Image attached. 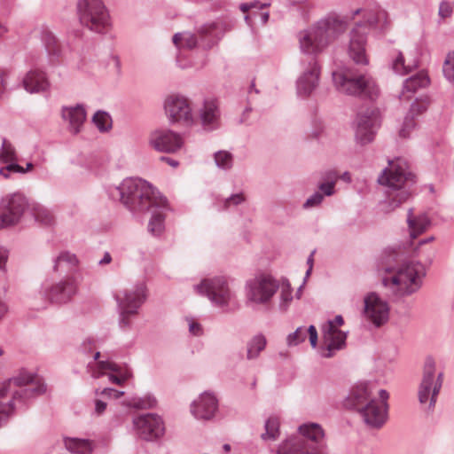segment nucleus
I'll use <instances>...</instances> for the list:
<instances>
[{"mask_svg": "<svg viewBox=\"0 0 454 454\" xmlns=\"http://www.w3.org/2000/svg\"><path fill=\"white\" fill-rule=\"evenodd\" d=\"M442 72L444 77L449 82H454V51L447 54L443 63Z\"/></svg>", "mask_w": 454, "mask_h": 454, "instance_id": "37998d69", "label": "nucleus"}, {"mask_svg": "<svg viewBox=\"0 0 454 454\" xmlns=\"http://www.w3.org/2000/svg\"><path fill=\"white\" fill-rule=\"evenodd\" d=\"M442 382L443 373L439 372L435 379V362L432 357H427L423 367L421 382L418 389V397L420 404L426 405L428 403L427 407L428 411L434 409Z\"/></svg>", "mask_w": 454, "mask_h": 454, "instance_id": "9b49d317", "label": "nucleus"}, {"mask_svg": "<svg viewBox=\"0 0 454 454\" xmlns=\"http://www.w3.org/2000/svg\"><path fill=\"white\" fill-rule=\"evenodd\" d=\"M164 110L171 124L192 127L196 122L191 101L184 95H168L164 101Z\"/></svg>", "mask_w": 454, "mask_h": 454, "instance_id": "f8f14e48", "label": "nucleus"}, {"mask_svg": "<svg viewBox=\"0 0 454 454\" xmlns=\"http://www.w3.org/2000/svg\"><path fill=\"white\" fill-rule=\"evenodd\" d=\"M299 434L291 438H301L303 444L316 448L319 453L323 446L325 433L317 423H305L298 427Z\"/></svg>", "mask_w": 454, "mask_h": 454, "instance_id": "393cba45", "label": "nucleus"}, {"mask_svg": "<svg viewBox=\"0 0 454 454\" xmlns=\"http://www.w3.org/2000/svg\"><path fill=\"white\" fill-rule=\"evenodd\" d=\"M429 84V78L425 73H419L406 79L403 82V95L405 92L415 93L419 88H425Z\"/></svg>", "mask_w": 454, "mask_h": 454, "instance_id": "473e14b6", "label": "nucleus"}, {"mask_svg": "<svg viewBox=\"0 0 454 454\" xmlns=\"http://www.w3.org/2000/svg\"><path fill=\"white\" fill-rule=\"evenodd\" d=\"M221 111L215 98H206L199 110V119L204 129L211 131L220 126Z\"/></svg>", "mask_w": 454, "mask_h": 454, "instance_id": "5701e85b", "label": "nucleus"}, {"mask_svg": "<svg viewBox=\"0 0 454 454\" xmlns=\"http://www.w3.org/2000/svg\"><path fill=\"white\" fill-rule=\"evenodd\" d=\"M374 392L372 383L361 382L350 389L343 405L357 411L368 427L378 429L387 420L389 394L385 389H380L377 399Z\"/></svg>", "mask_w": 454, "mask_h": 454, "instance_id": "20e7f679", "label": "nucleus"}, {"mask_svg": "<svg viewBox=\"0 0 454 454\" xmlns=\"http://www.w3.org/2000/svg\"><path fill=\"white\" fill-rule=\"evenodd\" d=\"M76 283L74 278H67L46 289L44 294L52 303L61 304L71 300L76 293Z\"/></svg>", "mask_w": 454, "mask_h": 454, "instance_id": "b1692460", "label": "nucleus"}, {"mask_svg": "<svg viewBox=\"0 0 454 454\" xmlns=\"http://www.w3.org/2000/svg\"><path fill=\"white\" fill-rule=\"evenodd\" d=\"M407 223L410 230L411 239H416L419 234L424 232L428 227L430 221L426 215L413 216V209L410 208L407 215Z\"/></svg>", "mask_w": 454, "mask_h": 454, "instance_id": "c756f323", "label": "nucleus"}, {"mask_svg": "<svg viewBox=\"0 0 454 454\" xmlns=\"http://www.w3.org/2000/svg\"><path fill=\"white\" fill-rule=\"evenodd\" d=\"M383 270L394 273L391 277H385L382 283L385 286H390L395 291H400L403 295H411L421 287L424 276L423 268L413 262L403 263L397 270L385 267Z\"/></svg>", "mask_w": 454, "mask_h": 454, "instance_id": "6e6552de", "label": "nucleus"}, {"mask_svg": "<svg viewBox=\"0 0 454 454\" xmlns=\"http://www.w3.org/2000/svg\"><path fill=\"white\" fill-rule=\"evenodd\" d=\"M218 410V399L213 393L204 392L191 406V411L198 419H211Z\"/></svg>", "mask_w": 454, "mask_h": 454, "instance_id": "4be33fe9", "label": "nucleus"}, {"mask_svg": "<svg viewBox=\"0 0 454 454\" xmlns=\"http://www.w3.org/2000/svg\"><path fill=\"white\" fill-rule=\"evenodd\" d=\"M129 377V373L128 372H125L124 373H121L120 375L110 374L109 380L113 383H115L117 385H121L123 382H125L128 380Z\"/></svg>", "mask_w": 454, "mask_h": 454, "instance_id": "6e6d98bb", "label": "nucleus"}, {"mask_svg": "<svg viewBox=\"0 0 454 454\" xmlns=\"http://www.w3.org/2000/svg\"><path fill=\"white\" fill-rule=\"evenodd\" d=\"M109 195L119 200L133 213L152 212L148 223V231L153 236H159L164 230V210L168 200L148 182L141 178L129 177L120 185L111 187Z\"/></svg>", "mask_w": 454, "mask_h": 454, "instance_id": "f03ea898", "label": "nucleus"}, {"mask_svg": "<svg viewBox=\"0 0 454 454\" xmlns=\"http://www.w3.org/2000/svg\"><path fill=\"white\" fill-rule=\"evenodd\" d=\"M16 160L17 153L14 146L11 142L4 137L2 139V145L0 149V164Z\"/></svg>", "mask_w": 454, "mask_h": 454, "instance_id": "4c0bfd02", "label": "nucleus"}, {"mask_svg": "<svg viewBox=\"0 0 454 454\" xmlns=\"http://www.w3.org/2000/svg\"><path fill=\"white\" fill-rule=\"evenodd\" d=\"M6 170L10 173H21L24 174V168L16 163L15 161H9L5 166Z\"/></svg>", "mask_w": 454, "mask_h": 454, "instance_id": "052dcab7", "label": "nucleus"}, {"mask_svg": "<svg viewBox=\"0 0 454 454\" xmlns=\"http://www.w3.org/2000/svg\"><path fill=\"white\" fill-rule=\"evenodd\" d=\"M277 454H318L316 448L306 446L301 438H289L278 449Z\"/></svg>", "mask_w": 454, "mask_h": 454, "instance_id": "c85d7f7f", "label": "nucleus"}, {"mask_svg": "<svg viewBox=\"0 0 454 454\" xmlns=\"http://www.w3.org/2000/svg\"><path fill=\"white\" fill-rule=\"evenodd\" d=\"M379 184L387 187V200L392 209L398 207L411 195L415 176L408 170V162L403 158L388 160V168L378 177Z\"/></svg>", "mask_w": 454, "mask_h": 454, "instance_id": "39448f33", "label": "nucleus"}, {"mask_svg": "<svg viewBox=\"0 0 454 454\" xmlns=\"http://www.w3.org/2000/svg\"><path fill=\"white\" fill-rule=\"evenodd\" d=\"M133 425L137 435L145 441L159 439L165 432L162 419L155 413H145L135 417Z\"/></svg>", "mask_w": 454, "mask_h": 454, "instance_id": "f3484780", "label": "nucleus"}, {"mask_svg": "<svg viewBox=\"0 0 454 454\" xmlns=\"http://www.w3.org/2000/svg\"><path fill=\"white\" fill-rule=\"evenodd\" d=\"M307 335H309V342L312 348H316L317 344V332L314 325H309L307 328Z\"/></svg>", "mask_w": 454, "mask_h": 454, "instance_id": "5fc2aeb1", "label": "nucleus"}, {"mask_svg": "<svg viewBox=\"0 0 454 454\" xmlns=\"http://www.w3.org/2000/svg\"><path fill=\"white\" fill-rule=\"evenodd\" d=\"M292 290L290 284L287 283L286 286L283 285L281 290V300L283 303H287L292 300Z\"/></svg>", "mask_w": 454, "mask_h": 454, "instance_id": "864d4df0", "label": "nucleus"}, {"mask_svg": "<svg viewBox=\"0 0 454 454\" xmlns=\"http://www.w3.org/2000/svg\"><path fill=\"white\" fill-rule=\"evenodd\" d=\"M214 161L219 169L229 171L234 164L233 154L225 150H220L214 153Z\"/></svg>", "mask_w": 454, "mask_h": 454, "instance_id": "c9c22d12", "label": "nucleus"}, {"mask_svg": "<svg viewBox=\"0 0 454 454\" xmlns=\"http://www.w3.org/2000/svg\"><path fill=\"white\" fill-rule=\"evenodd\" d=\"M189 332L195 336H200L202 334L203 330L200 324L191 321L189 323Z\"/></svg>", "mask_w": 454, "mask_h": 454, "instance_id": "bf43d9fd", "label": "nucleus"}, {"mask_svg": "<svg viewBox=\"0 0 454 454\" xmlns=\"http://www.w3.org/2000/svg\"><path fill=\"white\" fill-rule=\"evenodd\" d=\"M23 86L27 91L36 93L46 90L50 83L44 72L32 69L24 77Z\"/></svg>", "mask_w": 454, "mask_h": 454, "instance_id": "bb28decb", "label": "nucleus"}, {"mask_svg": "<svg viewBox=\"0 0 454 454\" xmlns=\"http://www.w3.org/2000/svg\"><path fill=\"white\" fill-rule=\"evenodd\" d=\"M27 207V200L20 192L4 197L0 202L1 225L11 226L18 223Z\"/></svg>", "mask_w": 454, "mask_h": 454, "instance_id": "2eb2a0df", "label": "nucleus"}, {"mask_svg": "<svg viewBox=\"0 0 454 454\" xmlns=\"http://www.w3.org/2000/svg\"><path fill=\"white\" fill-rule=\"evenodd\" d=\"M279 421L278 418L270 417L265 422V434H262L263 439L275 440L278 436Z\"/></svg>", "mask_w": 454, "mask_h": 454, "instance_id": "79ce46f5", "label": "nucleus"}, {"mask_svg": "<svg viewBox=\"0 0 454 454\" xmlns=\"http://www.w3.org/2000/svg\"><path fill=\"white\" fill-rule=\"evenodd\" d=\"M40 37L49 56L51 63L54 64L60 56V46L54 34L46 26L40 27Z\"/></svg>", "mask_w": 454, "mask_h": 454, "instance_id": "cd10ccee", "label": "nucleus"}, {"mask_svg": "<svg viewBox=\"0 0 454 454\" xmlns=\"http://www.w3.org/2000/svg\"><path fill=\"white\" fill-rule=\"evenodd\" d=\"M123 394H124V392L118 391V390H116L114 388H111V387H106L101 391L102 395H106L108 397H114V399L120 398L121 396L123 395Z\"/></svg>", "mask_w": 454, "mask_h": 454, "instance_id": "4d7b16f0", "label": "nucleus"}, {"mask_svg": "<svg viewBox=\"0 0 454 454\" xmlns=\"http://www.w3.org/2000/svg\"><path fill=\"white\" fill-rule=\"evenodd\" d=\"M80 23L92 32L105 34L111 23L109 13L102 0H78Z\"/></svg>", "mask_w": 454, "mask_h": 454, "instance_id": "9d476101", "label": "nucleus"}, {"mask_svg": "<svg viewBox=\"0 0 454 454\" xmlns=\"http://www.w3.org/2000/svg\"><path fill=\"white\" fill-rule=\"evenodd\" d=\"M324 200V194L320 192H315L312 195H310L303 204L304 208H310L317 206H319Z\"/></svg>", "mask_w": 454, "mask_h": 454, "instance_id": "49530a36", "label": "nucleus"}, {"mask_svg": "<svg viewBox=\"0 0 454 454\" xmlns=\"http://www.w3.org/2000/svg\"><path fill=\"white\" fill-rule=\"evenodd\" d=\"M150 145L158 152L175 153L184 144L180 134L168 129H160L153 131L149 137Z\"/></svg>", "mask_w": 454, "mask_h": 454, "instance_id": "aec40b11", "label": "nucleus"}, {"mask_svg": "<svg viewBox=\"0 0 454 454\" xmlns=\"http://www.w3.org/2000/svg\"><path fill=\"white\" fill-rule=\"evenodd\" d=\"M62 117L69 121V129L73 134H77L81 130L84 121L86 120V111L82 105L75 106H63Z\"/></svg>", "mask_w": 454, "mask_h": 454, "instance_id": "a878e982", "label": "nucleus"}, {"mask_svg": "<svg viewBox=\"0 0 454 454\" xmlns=\"http://www.w3.org/2000/svg\"><path fill=\"white\" fill-rule=\"evenodd\" d=\"M244 201H245V197H244L243 193L232 194V195H231L229 198H227L225 200L224 207L227 208L231 204L235 205V206H238V205L241 204Z\"/></svg>", "mask_w": 454, "mask_h": 454, "instance_id": "09e8293b", "label": "nucleus"}, {"mask_svg": "<svg viewBox=\"0 0 454 454\" xmlns=\"http://www.w3.org/2000/svg\"><path fill=\"white\" fill-rule=\"evenodd\" d=\"M112 261V256L108 252H106L103 258L98 262L99 265H105L110 263Z\"/></svg>", "mask_w": 454, "mask_h": 454, "instance_id": "338daca9", "label": "nucleus"}, {"mask_svg": "<svg viewBox=\"0 0 454 454\" xmlns=\"http://www.w3.org/2000/svg\"><path fill=\"white\" fill-rule=\"evenodd\" d=\"M250 4V9H257V10H260V9H262L264 7H266L268 4H262L261 3L260 1H253V2H250L248 3Z\"/></svg>", "mask_w": 454, "mask_h": 454, "instance_id": "69168bd1", "label": "nucleus"}, {"mask_svg": "<svg viewBox=\"0 0 454 454\" xmlns=\"http://www.w3.org/2000/svg\"><path fill=\"white\" fill-rule=\"evenodd\" d=\"M379 126V117L375 110L366 109L359 113L356 119V139L361 145L371 143L374 139Z\"/></svg>", "mask_w": 454, "mask_h": 454, "instance_id": "6ab92c4d", "label": "nucleus"}, {"mask_svg": "<svg viewBox=\"0 0 454 454\" xmlns=\"http://www.w3.org/2000/svg\"><path fill=\"white\" fill-rule=\"evenodd\" d=\"M336 89L342 93L373 99L379 94L375 81L367 73L356 67L333 72Z\"/></svg>", "mask_w": 454, "mask_h": 454, "instance_id": "0eeeda50", "label": "nucleus"}, {"mask_svg": "<svg viewBox=\"0 0 454 454\" xmlns=\"http://www.w3.org/2000/svg\"><path fill=\"white\" fill-rule=\"evenodd\" d=\"M439 16L442 19H446L451 16L452 7L448 2H442L439 6Z\"/></svg>", "mask_w": 454, "mask_h": 454, "instance_id": "3c124183", "label": "nucleus"}, {"mask_svg": "<svg viewBox=\"0 0 454 454\" xmlns=\"http://www.w3.org/2000/svg\"><path fill=\"white\" fill-rule=\"evenodd\" d=\"M46 391V386L34 373L22 370L0 384V427L19 411H26L33 400Z\"/></svg>", "mask_w": 454, "mask_h": 454, "instance_id": "7ed1b4c3", "label": "nucleus"}, {"mask_svg": "<svg viewBox=\"0 0 454 454\" xmlns=\"http://www.w3.org/2000/svg\"><path fill=\"white\" fill-rule=\"evenodd\" d=\"M416 123L414 117L410 115L409 114L405 116L403 120V126L400 129V136L403 137H408L410 132L415 128Z\"/></svg>", "mask_w": 454, "mask_h": 454, "instance_id": "a18cd8bd", "label": "nucleus"}, {"mask_svg": "<svg viewBox=\"0 0 454 454\" xmlns=\"http://www.w3.org/2000/svg\"><path fill=\"white\" fill-rule=\"evenodd\" d=\"M92 121L101 132L108 131L112 127L111 116L104 111H98L94 114Z\"/></svg>", "mask_w": 454, "mask_h": 454, "instance_id": "58836bf2", "label": "nucleus"}, {"mask_svg": "<svg viewBox=\"0 0 454 454\" xmlns=\"http://www.w3.org/2000/svg\"><path fill=\"white\" fill-rule=\"evenodd\" d=\"M194 288L198 294L207 296L213 304L221 308L228 306L233 297L228 280L223 276L204 278Z\"/></svg>", "mask_w": 454, "mask_h": 454, "instance_id": "ddd939ff", "label": "nucleus"}, {"mask_svg": "<svg viewBox=\"0 0 454 454\" xmlns=\"http://www.w3.org/2000/svg\"><path fill=\"white\" fill-rule=\"evenodd\" d=\"M364 19L363 22L356 23L351 30L348 52L356 64L367 65L366 35L371 29L384 32L388 25V20L387 12L377 4L364 11Z\"/></svg>", "mask_w": 454, "mask_h": 454, "instance_id": "423d86ee", "label": "nucleus"}, {"mask_svg": "<svg viewBox=\"0 0 454 454\" xmlns=\"http://www.w3.org/2000/svg\"><path fill=\"white\" fill-rule=\"evenodd\" d=\"M307 328L303 326L298 327L294 333L287 336L288 346H296L303 342L307 338Z\"/></svg>", "mask_w": 454, "mask_h": 454, "instance_id": "c03bdc74", "label": "nucleus"}, {"mask_svg": "<svg viewBox=\"0 0 454 454\" xmlns=\"http://www.w3.org/2000/svg\"><path fill=\"white\" fill-rule=\"evenodd\" d=\"M173 43L179 49L192 50L197 46L199 40L194 34L184 32L175 34L173 36Z\"/></svg>", "mask_w": 454, "mask_h": 454, "instance_id": "f704fd0d", "label": "nucleus"}, {"mask_svg": "<svg viewBox=\"0 0 454 454\" xmlns=\"http://www.w3.org/2000/svg\"><path fill=\"white\" fill-rule=\"evenodd\" d=\"M157 404V400L152 394H147L142 397H133L131 405L136 409H152Z\"/></svg>", "mask_w": 454, "mask_h": 454, "instance_id": "ea45409f", "label": "nucleus"}, {"mask_svg": "<svg viewBox=\"0 0 454 454\" xmlns=\"http://www.w3.org/2000/svg\"><path fill=\"white\" fill-rule=\"evenodd\" d=\"M278 287V282L272 276L260 273L246 282V295L254 303L265 304L271 300Z\"/></svg>", "mask_w": 454, "mask_h": 454, "instance_id": "4468645a", "label": "nucleus"}, {"mask_svg": "<svg viewBox=\"0 0 454 454\" xmlns=\"http://www.w3.org/2000/svg\"><path fill=\"white\" fill-rule=\"evenodd\" d=\"M267 345L266 337L262 333L253 336L247 343V359H256Z\"/></svg>", "mask_w": 454, "mask_h": 454, "instance_id": "2f4dec72", "label": "nucleus"}, {"mask_svg": "<svg viewBox=\"0 0 454 454\" xmlns=\"http://www.w3.org/2000/svg\"><path fill=\"white\" fill-rule=\"evenodd\" d=\"M344 324L342 316L337 315L333 320H328L326 325L323 326V333L326 352L323 353V356L326 358L332 357L335 351L340 350L346 346L347 333L340 331L337 326Z\"/></svg>", "mask_w": 454, "mask_h": 454, "instance_id": "dca6fc26", "label": "nucleus"}, {"mask_svg": "<svg viewBox=\"0 0 454 454\" xmlns=\"http://www.w3.org/2000/svg\"><path fill=\"white\" fill-rule=\"evenodd\" d=\"M417 67V64H414L413 66H406L404 64L403 55L401 51L397 52L395 59L392 62V69L394 70L395 73L399 74H406L410 73L413 68H416Z\"/></svg>", "mask_w": 454, "mask_h": 454, "instance_id": "a19ab883", "label": "nucleus"}, {"mask_svg": "<svg viewBox=\"0 0 454 454\" xmlns=\"http://www.w3.org/2000/svg\"><path fill=\"white\" fill-rule=\"evenodd\" d=\"M338 178H339V176H338L337 172L334 170L326 171L323 176V179L325 182L333 183V185H334V186H335V184H336Z\"/></svg>", "mask_w": 454, "mask_h": 454, "instance_id": "13d9d810", "label": "nucleus"}, {"mask_svg": "<svg viewBox=\"0 0 454 454\" xmlns=\"http://www.w3.org/2000/svg\"><path fill=\"white\" fill-rule=\"evenodd\" d=\"M7 257V250L0 247V278H2L3 281L5 278L4 264L6 262Z\"/></svg>", "mask_w": 454, "mask_h": 454, "instance_id": "603ef678", "label": "nucleus"}, {"mask_svg": "<svg viewBox=\"0 0 454 454\" xmlns=\"http://www.w3.org/2000/svg\"><path fill=\"white\" fill-rule=\"evenodd\" d=\"M230 27V25L223 20H217L203 25L198 30L200 45L206 49L213 47Z\"/></svg>", "mask_w": 454, "mask_h": 454, "instance_id": "412c9836", "label": "nucleus"}, {"mask_svg": "<svg viewBox=\"0 0 454 454\" xmlns=\"http://www.w3.org/2000/svg\"><path fill=\"white\" fill-rule=\"evenodd\" d=\"M346 27V19L330 13L308 29L299 32L302 71L296 81V89L300 97H309L317 87L320 76L317 55L342 34Z\"/></svg>", "mask_w": 454, "mask_h": 454, "instance_id": "f257e3e1", "label": "nucleus"}, {"mask_svg": "<svg viewBox=\"0 0 454 454\" xmlns=\"http://www.w3.org/2000/svg\"><path fill=\"white\" fill-rule=\"evenodd\" d=\"M106 409V403L102 400H96L95 402V411L96 412L100 415L102 414L105 410Z\"/></svg>", "mask_w": 454, "mask_h": 454, "instance_id": "e2e57ef3", "label": "nucleus"}, {"mask_svg": "<svg viewBox=\"0 0 454 454\" xmlns=\"http://www.w3.org/2000/svg\"><path fill=\"white\" fill-rule=\"evenodd\" d=\"M317 192H320L322 194H324V197L332 196L335 192V186L333 185V183L324 181L323 183L319 184Z\"/></svg>", "mask_w": 454, "mask_h": 454, "instance_id": "8fccbe9b", "label": "nucleus"}, {"mask_svg": "<svg viewBox=\"0 0 454 454\" xmlns=\"http://www.w3.org/2000/svg\"><path fill=\"white\" fill-rule=\"evenodd\" d=\"M32 214L35 220L43 225L49 226L54 223L53 215L43 206L36 205L33 207Z\"/></svg>", "mask_w": 454, "mask_h": 454, "instance_id": "e433bc0d", "label": "nucleus"}, {"mask_svg": "<svg viewBox=\"0 0 454 454\" xmlns=\"http://www.w3.org/2000/svg\"><path fill=\"white\" fill-rule=\"evenodd\" d=\"M427 106L426 103L419 102L418 100H415L411 104L408 114L415 118V116L424 113L427 110Z\"/></svg>", "mask_w": 454, "mask_h": 454, "instance_id": "de8ad7c7", "label": "nucleus"}, {"mask_svg": "<svg viewBox=\"0 0 454 454\" xmlns=\"http://www.w3.org/2000/svg\"><path fill=\"white\" fill-rule=\"evenodd\" d=\"M64 443L73 454H91L93 450L92 442L86 439L65 437Z\"/></svg>", "mask_w": 454, "mask_h": 454, "instance_id": "7c9ffc66", "label": "nucleus"}, {"mask_svg": "<svg viewBox=\"0 0 454 454\" xmlns=\"http://www.w3.org/2000/svg\"><path fill=\"white\" fill-rule=\"evenodd\" d=\"M7 312V307L5 303L0 298V319L5 315Z\"/></svg>", "mask_w": 454, "mask_h": 454, "instance_id": "774afa93", "label": "nucleus"}, {"mask_svg": "<svg viewBox=\"0 0 454 454\" xmlns=\"http://www.w3.org/2000/svg\"><path fill=\"white\" fill-rule=\"evenodd\" d=\"M77 263V259L75 254H71L69 252H62L54 261L53 270L55 271L58 270H65L67 272L72 271L74 270Z\"/></svg>", "mask_w": 454, "mask_h": 454, "instance_id": "72a5a7b5", "label": "nucleus"}, {"mask_svg": "<svg viewBox=\"0 0 454 454\" xmlns=\"http://www.w3.org/2000/svg\"><path fill=\"white\" fill-rule=\"evenodd\" d=\"M119 309V326L122 331L131 329V317L138 313L139 308L146 300V286L144 282L136 284L129 289L115 294Z\"/></svg>", "mask_w": 454, "mask_h": 454, "instance_id": "1a4fd4ad", "label": "nucleus"}, {"mask_svg": "<svg viewBox=\"0 0 454 454\" xmlns=\"http://www.w3.org/2000/svg\"><path fill=\"white\" fill-rule=\"evenodd\" d=\"M101 364L102 368L104 369H108L112 372H119V365L114 362H102Z\"/></svg>", "mask_w": 454, "mask_h": 454, "instance_id": "0e129e2a", "label": "nucleus"}, {"mask_svg": "<svg viewBox=\"0 0 454 454\" xmlns=\"http://www.w3.org/2000/svg\"><path fill=\"white\" fill-rule=\"evenodd\" d=\"M8 72L4 69H0V95L3 94L6 90V78Z\"/></svg>", "mask_w": 454, "mask_h": 454, "instance_id": "680f3d73", "label": "nucleus"}, {"mask_svg": "<svg viewBox=\"0 0 454 454\" xmlns=\"http://www.w3.org/2000/svg\"><path fill=\"white\" fill-rule=\"evenodd\" d=\"M364 314L365 318L375 327L385 325L389 318V305L376 293H370L364 297Z\"/></svg>", "mask_w": 454, "mask_h": 454, "instance_id": "a211bd4d", "label": "nucleus"}]
</instances>
